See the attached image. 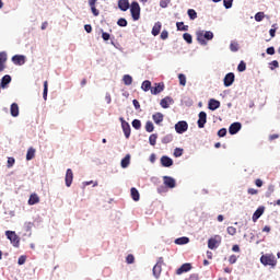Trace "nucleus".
I'll return each mask as SVG.
<instances>
[{
  "instance_id": "obj_58",
  "label": "nucleus",
  "mask_w": 280,
  "mask_h": 280,
  "mask_svg": "<svg viewBox=\"0 0 280 280\" xmlns=\"http://www.w3.org/2000/svg\"><path fill=\"white\" fill-rule=\"evenodd\" d=\"M168 36H170V33L167 31H162L161 33L162 40H167Z\"/></svg>"
},
{
  "instance_id": "obj_33",
  "label": "nucleus",
  "mask_w": 280,
  "mask_h": 280,
  "mask_svg": "<svg viewBox=\"0 0 280 280\" xmlns=\"http://www.w3.org/2000/svg\"><path fill=\"white\" fill-rule=\"evenodd\" d=\"M122 82H124L125 86H130V84H132V75L125 74L122 77Z\"/></svg>"
},
{
  "instance_id": "obj_46",
  "label": "nucleus",
  "mask_w": 280,
  "mask_h": 280,
  "mask_svg": "<svg viewBox=\"0 0 280 280\" xmlns=\"http://www.w3.org/2000/svg\"><path fill=\"white\" fill-rule=\"evenodd\" d=\"M237 71H240V73H244V71H246V62L241 61L237 66Z\"/></svg>"
},
{
  "instance_id": "obj_6",
  "label": "nucleus",
  "mask_w": 280,
  "mask_h": 280,
  "mask_svg": "<svg viewBox=\"0 0 280 280\" xmlns=\"http://www.w3.org/2000/svg\"><path fill=\"white\" fill-rule=\"evenodd\" d=\"M220 242H221V237L219 235H217L215 237L209 238L208 248H210V250H215V248L220 246Z\"/></svg>"
},
{
  "instance_id": "obj_44",
  "label": "nucleus",
  "mask_w": 280,
  "mask_h": 280,
  "mask_svg": "<svg viewBox=\"0 0 280 280\" xmlns=\"http://www.w3.org/2000/svg\"><path fill=\"white\" fill-rule=\"evenodd\" d=\"M34 228V223L33 222H25L24 223V230L26 231V233H32V229Z\"/></svg>"
},
{
  "instance_id": "obj_15",
  "label": "nucleus",
  "mask_w": 280,
  "mask_h": 280,
  "mask_svg": "<svg viewBox=\"0 0 280 280\" xmlns=\"http://www.w3.org/2000/svg\"><path fill=\"white\" fill-rule=\"evenodd\" d=\"M164 90H165V84L155 83L154 88L151 86V94L152 95H159V93H163Z\"/></svg>"
},
{
  "instance_id": "obj_24",
  "label": "nucleus",
  "mask_w": 280,
  "mask_h": 280,
  "mask_svg": "<svg viewBox=\"0 0 280 280\" xmlns=\"http://www.w3.org/2000/svg\"><path fill=\"white\" fill-rule=\"evenodd\" d=\"M38 202H40V198L38 197V195L32 194L28 198V205L34 206V205H38Z\"/></svg>"
},
{
  "instance_id": "obj_42",
  "label": "nucleus",
  "mask_w": 280,
  "mask_h": 280,
  "mask_svg": "<svg viewBox=\"0 0 280 280\" xmlns=\"http://www.w3.org/2000/svg\"><path fill=\"white\" fill-rule=\"evenodd\" d=\"M131 125H132V128H135V130H141V120L133 119Z\"/></svg>"
},
{
  "instance_id": "obj_63",
  "label": "nucleus",
  "mask_w": 280,
  "mask_h": 280,
  "mask_svg": "<svg viewBox=\"0 0 280 280\" xmlns=\"http://www.w3.org/2000/svg\"><path fill=\"white\" fill-rule=\"evenodd\" d=\"M14 163H15L14 158H9L8 159V167H12L14 165Z\"/></svg>"
},
{
  "instance_id": "obj_51",
  "label": "nucleus",
  "mask_w": 280,
  "mask_h": 280,
  "mask_svg": "<svg viewBox=\"0 0 280 280\" xmlns=\"http://www.w3.org/2000/svg\"><path fill=\"white\" fill-rule=\"evenodd\" d=\"M49 92L47 81L44 82V92H43V98L47 101V93Z\"/></svg>"
},
{
  "instance_id": "obj_47",
  "label": "nucleus",
  "mask_w": 280,
  "mask_h": 280,
  "mask_svg": "<svg viewBox=\"0 0 280 280\" xmlns=\"http://www.w3.org/2000/svg\"><path fill=\"white\" fill-rule=\"evenodd\" d=\"M223 5L225 10H231L233 8V0H223Z\"/></svg>"
},
{
  "instance_id": "obj_26",
  "label": "nucleus",
  "mask_w": 280,
  "mask_h": 280,
  "mask_svg": "<svg viewBox=\"0 0 280 280\" xmlns=\"http://www.w3.org/2000/svg\"><path fill=\"white\" fill-rule=\"evenodd\" d=\"M175 244H177V246H185V244H189V237L187 236H182L175 240Z\"/></svg>"
},
{
  "instance_id": "obj_5",
  "label": "nucleus",
  "mask_w": 280,
  "mask_h": 280,
  "mask_svg": "<svg viewBox=\"0 0 280 280\" xmlns=\"http://www.w3.org/2000/svg\"><path fill=\"white\" fill-rule=\"evenodd\" d=\"M260 264H262V266H277V260H275V257L272 256H266V255H262L260 257Z\"/></svg>"
},
{
  "instance_id": "obj_25",
  "label": "nucleus",
  "mask_w": 280,
  "mask_h": 280,
  "mask_svg": "<svg viewBox=\"0 0 280 280\" xmlns=\"http://www.w3.org/2000/svg\"><path fill=\"white\" fill-rule=\"evenodd\" d=\"M141 89L142 91H144V93H148V91H152V82L150 80H144L141 84Z\"/></svg>"
},
{
  "instance_id": "obj_21",
  "label": "nucleus",
  "mask_w": 280,
  "mask_h": 280,
  "mask_svg": "<svg viewBox=\"0 0 280 280\" xmlns=\"http://www.w3.org/2000/svg\"><path fill=\"white\" fill-rule=\"evenodd\" d=\"M10 82H12V77L10 74L3 75L0 83L1 89H8Z\"/></svg>"
},
{
  "instance_id": "obj_2",
  "label": "nucleus",
  "mask_w": 280,
  "mask_h": 280,
  "mask_svg": "<svg viewBox=\"0 0 280 280\" xmlns=\"http://www.w3.org/2000/svg\"><path fill=\"white\" fill-rule=\"evenodd\" d=\"M129 10L132 21H139V19H141V5L139 4V2L132 1Z\"/></svg>"
},
{
  "instance_id": "obj_41",
  "label": "nucleus",
  "mask_w": 280,
  "mask_h": 280,
  "mask_svg": "<svg viewBox=\"0 0 280 280\" xmlns=\"http://www.w3.org/2000/svg\"><path fill=\"white\" fill-rule=\"evenodd\" d=\"M272 194H275V185L270 184L266 191V198H270L272 196Z\"/></svg>"
},
{
  "instance_id": "obj_16",
  "label": "nucleus",
  "mask_w": 280,
  "mask_h": 280,
  "mask_svg": "<svg viewBox=\"0 0 280 280\" xmlns=\"http://www.w3.org/2000/svg\"><path fill=\"white\" fill-rule=\"evenodd\" d=\"M12 62L14 65H18L19 67H22V65L25 63V55H15L12 57Z\"/></svg>"
},
{
  "instance_id": "obj_11",
  "label": "nucleus",
  "mask_w": 280,
  "mask_h": 280,
  "mask_svg": "<svg viewBox=\"0 0 280 280\" xmlns=\"http://www.w3.org/2000/svg\"><path fill=\"white\" fill-rule=\"evenodd\" d=\"M130 5L129 0H118V10L121 12H128V10H130Z\"/></svg>"
},
{
  "instance_id": "obj_49",
  "label": "nucleus",
  "mask_w": 280,
  "mask_h": 280,
  "mask_svg": "<svg viewBox=\"0 0 280 280\" xmlns=\"http://www.w3.org/2000/svg\"><path fill=\"white\" fill-rule=\"evenodd\" d=\"M91 8V12L94 16H100V10H97V8H95V4H89Z\"/></svg>"
},
{
  "instance_id": "obj_43",
  "label": "nucleus",
  "mask_w": 280,
  "mask_h": 280,
  "mask_svg": "<svg viewBox=\"0 0 280 280\" xmlns=\"http://www.w3.org/2000/svg\"><path fill=\"white\" fill-rule=\"evenodd\" d=\"M145 130L148 131V132H154V124L152 122V121H147L145 122Z\"/></svg>"
},
{
  "instance_id": "obj_17",
  "label": "nucleus",
  "mask_w": 280,
  "mask_h": 280,
  "mask_svg": "<svg viewBox=\"0 0 280 280\" xmlns=\"http://www.w3.org/2000/svg\"><path fill=\"white\" fill-rule=\"evenodd\" d=\"M208 108L209 110H218V108H220V101L210 98L208 102Z\"/></svg>"
},
{
  "instance_id": "obj_37",
  "label": "nucleus",
  "mask_w": 280,
  "mask_h": 280,
  "mask_svg": "<svg viewBox=\"0 0 280 280\" xmlns=\"http://www.w3.org/2000/svg\"><path fill=\"white\" fill-rule=\"evenodd\" d=\"M183 38L188 45H191L194 43V37L189 33H184Z\"/></svg>"
},
{
  "instance_id": "obj_28",
  "label": "nucleus",
  "mask_w": 280,
  "mask_h": 280,
  "mask_svg": "<svg viewBox=\"0 0 280 280\" xmlns=\"http://www.w3.org/2000/svg\"><path fill=\"white\" fill-rule=\"evenodd\" d=\"M130 165V154H127L121 161H120V167L122 170H126Z\"/></svg>"
},
{
  "instance_id": "obj_52",
  "label": "nucleus",
  "mask_w": 280,
  "mask_h": 280,
  "mask_svg": "<svg viewBox=\"0 0 280 280\" xmlns=\"http://www.w3.org/2000/svg\"><path fill=\"white\" fill-rule=\"evenodd\" d=\"M101 32H102L103 40H105V42L110 40V34L109 33L104 32V30H102V28H101Z\"/></svg>"
},
{
  "instance_id": "obj_19",
  "label": "nucleus",
  "mask_w": 280,
  "mask_h": 280,
  "mask_svg": "<svg viewBox=\"0 0 280 280\" xmlns=\"http://www.w3.org/2000/svg\"><path fill=\"white\" fill-rule=\"evenodd\" d=\"M164 117L165 116L161 112H158L152 115V119H153L154 124H156V126H161V124H163Z\"/></svg>"
},
{
  "instance_id": "obj_61",
  "label": "nucleus",
  "mask_w": 280,
  "mask_h": 280,
  "mask_svg": "<svg viewBox=\"0 0 280 280\" xmlns=\"http://www.w3.org/2000/svg\"><path fill=\"white\" fill-rule=\"evenodd\" d=\"M26 259L27 258L25 256H20L19 259H18L19 266H23V264H25Z\"/></svg>"
},
{
  "instance_id": "obj_54",
  "label": "nucleus",
  "mask_w": 280,
  "mask_h": 280,
  "mask_svg": "<svg viewBox=\"0 0 280 280\" xmlns=\"http://www.w3.org/2000/svg\"><path fill=\"white\" fill-rule=\"evenodd\" d=\"M226 232L229 235H235V233H237V229L233 228V226H229L226 229Z\"/></svg>"
},
{
  "instance_id": "obj_32",
  "label": "nucleus",
  "mask_w": 280,
  "mask_h": 280,
  "mask_svg": "<svg viewBox=\"0 0 280 280\" xmlns=\"http://www.w3.org/2000/svg\"><path fill=\"white\" fill-rule=\"evenodd\" d=\"M36 155V149L30 148L26 153V161H32L34 156Z\"/></svg>"
},
{
  "instance_id": "obj_4",
  "label": "nucleus",
  "mask_w": 280,
  "mask_h": 280,
  "mask_svg": "<svg viewBox=\"0 0 280 280\" xmlns=\"http://www.w3.org/2000/svg\"><path fill=\"white\" fill-rule=\"evenodd\" d=\"M189 130V124L186 120H179L175 124V132L177 135H185Z\"/></svg>"
},
{
  "instance_id": "obj_1",
  "label": "nucleus",
  "mask_w": 280,
  "mask_h": 280,
  "mask_svg": "<svg viewBox=\"0 0 280 280\" xmlns=\"http://www.w3.org/2000/svg\"><path fill=\"white\" fill-rule=\"evenodd\" d=\"M197 36V40L200 45L206 46L207 45V40H213V32L211 31H197L196 33Z\"/></svg>"
},
{
  "instance_id": "obj_62",
  "label": "nucleus",
  "mask_w": 280,
  "mask_h": 280,
  "mask_svg": "<svg viewBox=\"0 0 280 280\" xmlns=\"http://www.w3.org/2000/svg\"><path fill=\"white\" fill-rule=\"evenodd\" d=\"M132 104H133V107H135L136 110H139V108H141V104H139L138 100H133Z\"/></svg>"
},
{
  "instance_id": "obj_13",
  "label": "nucleus",
  "mask_w": 280,
  "mask_h": 280,
  "mask_svg": "<svg viewBox=\"0 0 280 280\" xmlns=\"http://www.w3.org/2000/svg\"><path fill=\"white\" fill-rule=\"evenodd\" d=\"M163 180L164 185L168 187V189H174V187H176V179H174V177L164 176Z\"/></svg>"
},
{
  "instance_id": "obj_48",
  "label": "nucleus",
  "mask_w": 280,
  "mask_h": 280,
  "mask_svg": "<svg viewBox=\"0 0 280 280\" xmlns=\"http://www.w3.org/2000/svg\"><path fill=\"white\" fill-rule=\"evenodd\" d=\"M269 66H270L269 69L271 71H275L276 69H279V61L273 60V61L269 62Z\"/></svg>"
},
{
  "instance_id": "obj_12",
  "label": "nucleus",
  "mask_w": 280,
  "mask_h": 280,
  "mask_svg": "<svg viewBox=\"0 0 280 280\" xmlns=\"http://www.w3.org/2000/svg\"><path fill=\"white\" fill-rule=\"evenodd\" d=\"M172 104H174V98H172V96H165L160 102V106L162 108H170V106H172Z\"/></svg>"
},
{
  "instance_id": "obj_50",
  "label": "nucleus",
  "mask_w": 280,
  "mask_h": 280,
  "mask_svg": "<svg viewBox=\"0 0 280 280\" xmlns=\"http://www.w3.org/2000/svg\"><path fill=\"white\" fill-rule=\"evenodd\" d=\"M8 61V52L1 51L0 52V62L5 63Z\"/></svg>"
},
{
  "instance_id": "obj_7",
  "label": "nucleus",
  "mask_w": 280,
  "mask_h": 280,
  "mask_svg": "<svg viewBox=\"0 0 280 280\" xmlns=\"http://www.w3.org/2000/svg\"><path fill=\"white\" fill-rule=\"evenodd\" d=\"M233 82H235V73L229 72L225 74L223 79V84L225 88L233 86Z\"/></svg>"
},
{
  "instance_id": "obj_29",
  "label": "nucleus",
  "mask_w": 280,
  "mask_h": 280,
  "mask_svg": "<svg viewBox=\"0 0 280 280\" xmlns=\"http://www.w3.org/2000/svg\"><path fill=\"white\" fill-rule=\"evenodd\" d=\"M131 198L135 202H139L141 196L139 195V190L135 187L131 188Z\"/></svg>"
},
{
  "instance_id": "obj_20",
  "label": "nucleus",
  "mask_w": 280,
  "mask_h": 280,
  "mask_svg": "<svg viewBox=\"0 0 280 280\" xmlns=\"http://www.w3.org/2000/svg\"><path fill=\"white\" fill-rule=\"evenodd\" d=\"M189 270H191V264L185 262L176 270V275H183L184 272H189Z\"/></svg>"
},
{
  "instance_id": "obj_38",
  "label": "nucleus",
  "mask_w": 280,
  "mask_h": 280,
  "mask_svg": "<svg viewBox=\"0 0 280 280\" xmlns=\"http://www.w3.org/2000/svg\"><path fill=\"white\" fill-rule=\"evenodd\" d=\"M159 139V135L158 133H152L149 137V143L150 145H156V140Z\"/></svg>"
},
{
  "instance_id": "obj_55",
  "label": "nucleus",
  "mask_w": 280,
  "mask_h": 280,
  "mask_svg": "<svg viewBox=\"0 0 280 280\" xmlns=\"http://www.w3.org/2000/svg\"><path fill=\"white\" fill-rule=\"evenodd\" d=\"M172 0H161L160 1V8H167L170 5Z\"/></svg>"
},
{
  "instance_id": "obj_64",
  "label": "nucleus",
  "mask_w": 280,
  "mask_h": 280,
  "mask_svg": "<svg viewBox=\"0 0 280 280\" xmlns=\"http://www.w3.org/2000/svg\"><path fill=\"white\" fill-rule=\"evenodd\" d=\"M187 280H198V273H192Z\"/></svg>"
},
{
  "instance_id": "obj_56",
  "label": "nucleus",
  "mask_w": 280,
  "mask_h": 280,
  "mask_svg": "<svg viewBox=\"0 0 280 280\" xmlns=\"http://www.w3.org/2000/svg\"><path fill=\"white\" fill-rule=\"evenodd\" d=\"M126 261H127V264H135V256L132 254H129L126 257Z\"/></svg>"
},
{
  "instance_id": "obj_57",
  "label": "nucleus",
  "mask_w": 280,
  "mask_h": 280,
  "mask_svg": "<svg viewBox=\"0 0 280 280\" xmlns=\"http://www.w3.org/2000/svg\"><path fill=\"white\" fill-rule=\"evenodd\" d=\"M266 54H268V56H275V47L270 46L266 49Z\"/></svg>"
},
{
  "instance_id": "obj_60",
  "label": "nucleus",
  "mask_w": 280,
  "mask_h": 280,
  "mask_svg": "<svg viewBox=\"0 0 280 280\" xmlns=\"http://www.w3.org/2000/svg\"><path fill=\"white\" fill-rule=\"evenodd\" d=\"M229 264H237V256L231 255L229 258Z\"/></svg>"
},
{
  "instance_id": "obj_34",
  "label": "nucleus",
  "mask_w": 280,
  "mask_h": 280,
  "mask_svg": "<svg viewBox=\"0 0 280 280\" xmlns=\"http://www.w3.org/2000/svg\"><path fill=\"white\" fill-rule=\"evenodd\" d=\"M187 14L190 21H196V19H198V12H196L194 9H188Z\"/></svg>"
},
{
  "instance_id": "obj_59",
  "label": "nucleus",
  "mask_w": 280,
  "mask_h": 280,
  "mask_svg": "<svg viewBox=\"0 0 280 280\" xmlns=\"http://www.w3.org/2000/svg\"><path fill=\"white\" fill-rule=\"evenodd\" d=\"M218 137H226V128H221L218 131Z\"/></svg>"
},
{
  "instance_id": "obj_30",
  "label": "nucleus",
  "mask_w": 280,
  "mask_h": 280,
  "mask_svg": "<svg viewBox=\"0 0 280 280\" xmlns=\"http://www.w3.org/2000/svg\"><path fill=\"white\" fill-rule=\"evenodd\" d=\"M151 34L153 36H159V34H161V22H156L152 28Z\"/></svg>"
},
{
  "instance_id": "obj_22",
  "label": "nucleus",
  "mask_w": 280,
  "mask_h": 280,
  "mask_svg": "<svg viewBox=\"0 0 280 280\" xmlns=\"http://www.w3.org/2000/svg\"><path fill=\"white\" fill-rule=\"evenodd\" d=\"M121 129L126 139H130V135H131L130 124L122 122Z\"/></svg>"
},
{
  "instance_id": "obj_45",
  "label": "nucleus",
  "mask_w": 280,
  "mask_h": 280,
  "mask_svg": "<svg viewBox=\"0 0 280 280\" xmlns=\"http://www.w3.org/2000/svg\"><path fill=\"white\" fill-rule=\"evenodd\" d=\"M172 141H174V136H172V135H166V136L162 139V143H172Z\"/></svg>"
},
{
  "instance_id": "obj_39",
  "label": "nucleus",
  "mask_w": 280,
  "mask_h": 280,
  "mask_svg": "<svg viewBox=\"0 0 280 280\" xmlns=\"http://www.w3.org/2000/svg\"><path fill=\"white\" fill-rule=\"evenodd\" d=\"M178 80L180 86H185L187 84V77L184 73L178 74Z\"/></svg>"
},
{
  "instance_id": "obj_10",
  "label": "nucleus",
  "mask_w": 280,
  "mask_h": 280,
  "mask_svg": "<svg viewBox=\"0 0 280 280\" xmlns=\"http://www.w3.org/2000/svg\"><path fill=\"white\" fill-rule=\"evenodd\" d=\"M65 182L66 187H71V185L73 184V171L71 168H68L66 171Z\"/></svg>"
},
{
  "instance_id": "obj_31",
  "label": "nucleus",
  "mask_w": 280,
  "mask_h": 280,
  "mask_svg": "<svg viewBox=\"0 0 280 280\" xmlns=\"http://www.w3.org/2000/svg\"><path fill=\"white\" fill-rule=\"evenodd\" d=\"M177 32H188L189 26L185 25V22H177L176 23Z\"/></svg>"
},
{
  "instance_id": "obj_23",
  "label": "nucleus",
  "mask_w": 280,
  "mask_h": 280,
  "mask_svg": "<svg viewBox=\"0 0 280 280\" xmlns=\"http://www.w3.org/2000/svg\"><path fill=\"white\" fill-rule=\"evenodd\" d=\"M162 271H163V267L161 265H154L152 269L153 277H155V279H159L161 277Z\"/></svg>"
},
{
  "instance_id": "obj_40",
  "label": "nucleus",
  "mask_w": 280,
  "mask_h": 280,
  "mask_svg": "<svg viewBox=\"0 0 280 280\" xmlns=\"http://www.w3.org/2000/svg\"><path fill=\"white\" fill-rule=\"evenodd\" d=\"M117 25L119 27H128V20H126L125 18H120L117 21Z\"/></svg>"
},
{
  "instance_id": "obj_9",
  "label": "nucleus",
  "mask_w": 280,
  "mask_h": 280,
  "mask_svg": "<svg viewBox=\"0 0 280 280\" xmlns=\"http://www.w3.org/2000/svg\"><path fill=\"white\" fill-rule=\"evenodd\" d=\"M240 130H242V122H240V121L233 122L229 127L230 135H237V132H240Z\"/></svg>"
},
{
  "instance_id": "obj_36",
  "label": "nucleus",
  "mask_w": 280,
  "mask_h": 280,
  "mask_svg": "<svg viewBox=\"0 0 280 280\" xmlns=\"http://www.w3.org/2000/svg\"><path fill=\"white\" fill-rule=\"evenodd\" d=\"M254 19L257 23H261V21H264V19H266V14L264 12H257L255 14Z\"/></svg>"
},
{
  "instance_id": "obj_14",
  "label": "nucleus",
  "mask_w": 280,
  "mask_h": 280,
  "mask_svg": "<svg viewBox=\"0 0 280 280\" xmlns=\"http://www.w3.org/2000/svg\"><path fill=\"white\" fill-rule=\"evenodd\" d=\"M161 165L162 167H172V165H174V160L167 155H163L161 158Z\"/></svg>"
},
{
  "instance_id": "obj_53",
  "label": "nucleus",
  "mask_w": 280,
  "mask_h": 280,
  "mask_svg": "<svg viewBox=\"0 0 280 280\" xmlns=\"http://www.w3.org/2000/svg\"><path fill=\"white\" fill-rule=\"evenodd\" d=\"M182 154H183V149L176 148V149L174 150V156H175V159L180 158Z\"/></svg>"
},
{
  "instance_id": "obj_18",
  "label": "nucleus",
  "mask_w": 280,
  "mask_h": 280,
  "mask_svg": "<svg viewBox=\"0 0 280 280\" xmlns=\"http://www.w3.org/2000/svg\"><path fill=\"white\" fill-rule=\"evenodd\" d=\"M266 208H264V206L257 208V210L254 212L252 220L253 222H257V220H259V218H261L264 215V211Z\"/></svg>"
},
{
  "instance_id": "obj_35",
  "label": "nucleus",
  "mask_w": 280,
  "mask_h": 280,
  "mask_svg": "<svg viewBox=\"0 0 280 280\" xmlns=\"http://www.w3.org/2000/svg\"><path fill=\"white\" fill-rule=\"evenodd\" d=\"M230 51H233L234 54L240 51V44L237 42H231Z\"/></svg>"
},
{
  "instance_id": "obj_3",
  "label": "nucleus",
  "mask_w": 280,
  "mask_h": 280,
  "mask_svg": "<svg viewBox=\"0 0 280 280\" xmlns=\"http://www.w3.org/2000/svg\"><path fill=\"white\" fill-rule=\"evenodd\" d=\"M5 237L11 242L14 248H19V246H21V237H19L15 231H5Z\"/></svg>"
},
{
  "instance_id": "obj_27",
  "label": "nucleus",
  "mask_w": 280,
  "mask_h": 280,
  "mask_svg": "<svg viewBox=\"0 0 280 280\" xmlns=\"http://www.w3.org/2000/svg\"><path fill=\"white\" fill-rule=\"evenodd\" d=\"M10 113L12 117H19V104L16 103L11 104Z\"/></svg>"
},
{
  "instance_id": "obj_8",
  "label": "nucleus",
  "mask_w": 280,
  "mask_h": 280,
  "mask_svg": "<svg viewBox=\"0 0 280 280\" xmlns=\"http://www.w3.org/2000/svg\"><path fill=\"white\" fill-rule=\"evenodd\" d=\"M198 121H197V126L198 128H205V125L207 124V112H200L198 114Z\"/></svg>"
}]
</instances>
